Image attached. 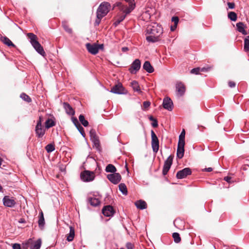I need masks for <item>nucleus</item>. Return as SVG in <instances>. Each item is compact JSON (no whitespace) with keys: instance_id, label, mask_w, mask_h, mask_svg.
<instances>
[{"instance_id":"58836bf2","label":"nucleus","mask_w":249,"mask_h":249,"mask_svg":"<svg viewBox=\"0 0 249 249\" xmlns=\"http://www.w3.org/2000/svg\"><path fill=\"white\" fill-rule=\"evenodd\" d=\"M182 142L185 143V131L183 130L179 136V140L178 142Z\"/></svg>"},{"instance_id":"0eeeda50","label":"nucleus","mask_w":249,"mask_h":249,"mask_svg":"<svg viewBox=\"0 0 249 249\" xmlns=\"http://www.w3.org/2000/svg\"><path fill=\"white\" fill-rule=\"evenodd\" d=\"M2 201L3 205L7 207H13L16 204V199L8 196L3 197Z\"/></svg>"},{"instance_id":"5701e85b","label":"nucleus","mask_w":249,"mask_h":249,"mask_svg":"<svg viewBox=\"0 0 249 249\" xmlns=\"http://www.w3.org/2000/svg\"><path fill=\"white\" fill-rule=\"evenodd\" d=\"M236 25L237 30L239 32L242 33L244 35H247L248 33L245 30V25L243 22H238L236 23Z\"/></svg>"},{"instance_id":"bf43d9fd","label":"nucleus","mask_w":249,"mask_h":249,"mask_svg":"<svg viewBox=\"0 0 249 249\" xmlns=\"http://www.w3.org/2000/svg\"><path fill=\"white\" fill-rule=\"evenodd\" d=\"M177 26L176 25H173V26H171V27H170V29L172 31H175V30L177 28Z\"/></svg>"},{"instance_id":"393cba45","label":"nucleus","mask_w":249,"mask_h":249,"mask_svg":"<svg viewBox=\"0 0 249 249\" xmlns=\"http://www.w3.org/2000/svg\"><path fill=\"white\" fill-rule=\"evenodd\" d=\"M131 86L133 89L139 93H142V91L141 90L139 84L138 82L136 81H133L131 83Z\"/></svg>"},{"instance_id":"9b49d317","label":"nucleus","mask_w":249,"mask_h":249,"mask_svg":"<svg viewBox=\"0 0 249 249\" xmlns=\"http://www.w3.org/2000/svg\"><path fill=\"white\" fill-rule=\"evenodd\" d=\"M176 94L178 97L182 96L186 90L185 85L181 82H178L176 83Z\"/></svg>"},{"instance_id":"a211bd4d","label":"nucleus","mask_w":249,"mask_h":249,"mask_svg":"<svg viewBox=\"0 0 249 249\" xmlns=\"http://www.w3.org/2000/svg\"><path fill=\"white\" fill-rule=\"evenodd\" d=\"M36 133L38 138H41L45 133V129L42 125H36Z\"/></svg>"},{"instance_id":"864d4df0","label":"nucleus","mask_w":249,"mask_h":249,"mask_svg":"<svg viewBox=\"0 0 249 249\" xmlns=\"http://www.w3.org/2000/svg\"><path fill=\"white\" fill-rule=\"evenodd\" d=\"M228 6L230 9H233L235 6L234 3L233 2H228Z\"/></svg>"},{"instance_id":"412c9836","label":"nucleus","mask_w":249,"mask_h":249,"mask_svg":"<svg viewBox=\"0 0 249 249\" xmlns=\"http://www.w3.org/2000/svg\"><path fill=\"white\" fill-rule=\"evenodd\" d=\"M38 217H39L38 220V226L40 229L42 230V229H43V228L44 227V225H45V219L44 218L43 213L42 211H41L39 213Z\"/></svg>"},{"instance_id":"bb28decb","label":"nucleus","mask_w":249,"mask_h":249,"mask_svg":"<svg viewBox=\"0 0 249 249\" xmlns=\"http://www.w3.org/2000/svg\"><path fill=\"white\" fill-rule=\"evenodd\" d=\"M1 41L5 45L9 47H15V45L6 36L1 37Z\"/></svg>"},{"instance_id":"de8ad7c7","label":"nucleus","mask_w":249,"mask_h":249,"mask_svg":"<svg viewBox=\"0 0 249 249\" xmlns=\"http://www.w3.org/2000/svg\"><path fill=\"white\" fill-rule=\"evenodd\" d=\"M178 18L177 17H173L172 18V21L174 22V25L177 26V24L178 22Z\"/></svg>"},{"instance_id":"b1692460","label":"nucleus","mask_w":249,"mask_h":249,"mask_svg":"<svg viewBox=\"0 0 249 249\" xmlns=\"http://www.w3.org/2000/svg\"><path fill=\"white\" fill-rule=\"evenodd\" d=\"M142 68L145 71L150 73H152L154 71L153 67L148 61H146L144 63Z\"/></svg>"},{"instance_id":"f704fd0d","label":"nucleus","mask_w":249,"mask_h":249,"mask_svg":"<svg viewBox=\"0 0 249 249\" xmlns=\"http://www.w3.org/2000/svg\"><path fill=\"white\" fill-rule=\"evenodd\" d=\"M172 236L175 243H178L180 242L181 238L179 233L177 232H174L173 233Z\"/></svg>"},{"instance_id":"338daca9","label":"nucleus","mask_w":249,"mask_h":249,"mask_svg":"<svg viewBox=\"0 0 249 249\" xmlns=\"http://www.w3.org/2000/svg\"><path fill=\"white\" fill-rule=\"evenodd\" d=\"M2 187L1 185L0 184V192H2Z\"/></svg>"},{"instance_id":"c85d7f7f","label":"nucleus","mask_w":249,"mask_h":249,"mask_svg":"<svg viewBox=\"0 0 249 249\" xmlns=\"http://www.w3.org/2000/svg\"><path fill=\"white\" fill-rule=\"evenodd\" d=\"M119 190L124 195H126L127 194V190L126 185L124 183H121L119 185Z\"/></svg>"},{"instance_id":"49530a36","label":"nucleus","mask_w":249,"mask_h":249,"mask_svg":"<svg viewBox=\"0 0 249 249\" xmlns=\"http://www.w3.org/2000/svg\"><path fill=\"white\" fill-rule=\"evenodd\" d=\"M71 120H72L73 123L75 125V126H76V128L78 127L77 126H78V124H80L79 123L77 118L72 117L71 118Z\"/></svg>"},{"instance_id":"dca6fc26","label":"nucleus","mask_w":249,"mask_h":249,"mask_svg":"<svg viewBox=\"0 0 249 249\" xmlns=\"http://www.w3.org/2000/svg\"><path fill=\"white\" fill-rule=\"evenodd\" d=\"M114 210L111 206L107 205L104 207L102 209L103 214L107 217L112 216L114 214Z\"/></svg>"},{"instance_id":"a18cd8bd","label":"nucleus","mask_w":249,"mask_h":249,"mask_svg":"<svg viewBox=\"0 0 249 249\" xmlns=\"http://www.w3.org/2000/svg\"><path fill=\"white\" fill-rule=\"evenodd\" d=\"M63 28H64L65 30L69 33H71L72 32V30L71 28H70L67 25H66V24L64 23V22H63Z\"/></svg>"},{"instance_id":"f8f14e48","label":"nucleus","mask_w":249,"mask_h":249,"mask_svg":"<svg viewBox=\"0 0 249 249\" xmlns=\"http://www.w3.org/2000/svg\"><path fill=\"white\" fill-rule=\"evenodd\" d=\"M192 171L190 168L187 167L181 170L178 171L176 177L178 179H182L186 178L187 176L191 175Z\"/></svg>"},{"instance_id":"09e8293b","label":"nucleus","mask_w":249,"mask_h":249,"mask_svg":"<svg viewBox=\"0 0 249 249\" xmlns=\"http://www.w3.org/2000/svg\"><path fill=\"white\" fill-rule=\"evenodd\" d=\"M126 248L127 249H134V246L132 243L127 242L126 244Z\"/></svg>"},{"instance_id":"20e7f679","label":"nucleus","mask_w":249,"mask_h":249,"mask_svg":"<svg viewBox=\"0 0 249 249\" xmlns=\"http://www.w3.org/2000/svg\"><path fill=\"white\" fill-rule=\"evenodd\" d=\"M110 7V5L108 2H103L101 3L97 9L96 15H98V16H101L104 17L108 13Z\"/></svg>"},{"instance_id":"8fccbe9b","label":"nucleus","mask_w":249,"mask_h":249,"mask_svg":"<svg viewBox=\"0 0 249 249\" xmlns=\"http://www.w3.org/2000/svg\"><path fill=\"white\" fill-rule=\"evenodd\" d=\"M43 121V118L41 116H39L38 120L37 122L36 125H41Z\"/></svg>"},{"instance_id":"4be33fe9","label":"nucleus","mask_w":249,"mask_h":249,"mask_svg":"<svg viewBox=\"0 0 249 249\" xmlns=\"http://www.w3.org/2000/svg\"><path fill=\"white\" fill-rule=\"evenodd\" d=\"M135 205L138 209L144 210L147 208V204L145 201L142 200H139L135 202Z\"/></svg>"},{"instance_id":"4c0bfd02","label":"nucleus","mask_w":249,"mask_h":249,"mask_svg":"<svg viewBox=\"0 0 249 249\" xmlns=\"http://www.w3.org/2000/svg\"><path fill=\"white\" fill-rule=\"evenodd\" d=\"M45 149L48 153H51L54 150V145L52 143L48 144L46 146Z\"/></svg>"},{"instance_id":"9d476101","label":"nucleus","mask_w":249,"mask_h":249,"mask_svg":"<svg viewBox=\"0 0 249 249\" xmlns=\"http://www.w3.org/2000/svg\"><path fill=\"white\" fill-rule=\"evenodd\" d=\"M103 45H98L96 44H90L88 43L86 44V46L87 50L89 53L92 54H96L99 52L100 47H102Z\"/></svg>"},{"instance_id":"c9c22d12","label":"nucleus","mask_w":249,"mask_h":249,"mask_svg":"<svg viewBox=\"0 0 249 249\" xmlns=\"http://www.w3.org/2000/svg\"><path fill=\"white\" fill-rule=\"evenodd\" d=\"M20 97L22 99L28 103H30L32 101L31 98L28 95L24 93H21Z\"/></svg>"},{"instance_id":"69168bd1","label":"nucleus","mask_w":249,"mask_h":249,"mask_svg":"<svg viewBox=\"0 0 249 249\" xmlns=\"http://www.w3.org/2000/svg\"><path fill=\"white\" fill-rule=\"evenodd\" d=\"M19 222L20 223H23V222H24V220H23V219H20Z\"/></svg>"},{"instance_id":"f03ea898","label":"nucleus","mask_w":249,"mask_h":249,"mask_svg":"<svg viewBox=\"0 0 249 249\" xmlns=\"http://www.w3.org/2000/svg\"><path fill=\"white\" fill-rule=\"evenodd\" d=\"M128 3L129 6L124 5L122 2H119L116 3L114 5V8L117 7L120 11L123 13L128 14L131 13L135 7V3L134 0H124Z\"/></svg>"},{"instance_id":"ddd939ff","label":"nucleus","mask_w":249,"mask_h":249,"mask_svg":"<svg viewBox=\"0 0 249 249\" xmlns=\"http://www.w3.org/2000/svg\"><path fill=\"white\" fill-rule=\"evenodd\" d=\"M107 178L112 183L117 184L121 181V176L119 173H115L108 174L107 176Z\"/></svg>"},{"instance_id":"72a5a7b5","label":"nucleus","mask_w":249,"mask_h":249,"mask_svg":"<svg viewBox=\"0 0 249 249\" xmlns=\"http://www.w3.org/2000/svg\"><path fill=\"white\" fill-rule=\"evenodd\" d=\"M91 140L93 143L94 146L96 147V148L97 150H100V145L98 138H94V139H92Z\"/></svg>"},{"instance_id":"603ef678","label":"nucleus","mask_w":249,"mask_h":249,"mask_svg":"<svg viewBox=\"0 0 249 249\" xmlns=\"http://www.w3.org/2000/svg\"><path fill=\"white\" fill-rule=\"evenodd\" d=\"M13 249H21L20 245L19 244L15 243L13 245Z\"/></svg>"},{"instance_id":"0e129e2a","label":"nucleus","mask_w":249,"mask_h":249,"mask_svg":"<svg viewBox=\"0 0 249 249\" xmlns=\"http://www.w3.org/2000/svg\"><path fill=\"white\" fill-rule=\"evenodd\" d=\"M149 120L150 121H153L155 119L153 118V117L152 116H150L149 118Z\"/></svg>"},{"instance_id":"c756f323","label":"nucleus","mask_w":249,"mask_h":249,"mask_svg":"<svg viewBox=\"0 0 249 249\" xmlns=\"http://www.w3.org/2000/svg\"><path fill=\"white\" fill-rule=\"evenodd\" d=\"M55 123L54 121L51 119H48L45 122V127L47 129L54 126Z\"/></svg>"},{"instance_id":"052dcab7","label":"nucleus","mask_w":249,"mask_h":249,"mask_svg":"<svg viewBox=\"0 0 249 249\" xmlns=\"http://www.w3.org/2000/svg\"><path fill=\"white\" fill-rule=\"evenodd\" d=\"M122 50L124 52H125L128 50V48L126 47H124L122 48Z\"/></svg>"},{"instance_id":"e2e57ef3","label":"nucleus","mask_w":249,"mask_h":249,"mask_svg":"<svg viewBox=\"0 0 249 249\" xmlns=\"http://www.w3.org/2000/svg\"><path fill=\"white\" fill-rule=\"evenodd\" d=\"M32 239H29L28 241H27V244H32Z\"/></svg>"},{"instance_id":"6e6d98bb","label":"nucleus","mask_w":249,"mask_h":249,"mask_svg":"<svg viewBox=\"0 0 249 249\" xmlns=\"http://www.w3.org/2000/svg\"><path fill=\"white\" fill-rule=\"evenodd\" d=\"M152 125L154 127H156L158 126V122L157 121L156 119H155L153 121V123L152 124Z\"/></svg>"},{"instance_id":"2eb2a0df","label":"nucleus","mask_w":249,"mask_h":249,"mask_svg":"<svg viewBox=\"0 0 249 249\" xmlns=\"http://www.w3.org/2000/svg\"><path fill=\"white\" fill-rule=\"evenodd\" d=\"M110 92L118 94H124V89L122 84L119 83L111 88Z\"/></svg>"},{"instance_id":"1a4fd4ad","label":"nucleus","mask_w":249,"mask_h":249,"mask_svg":"<svg viewBox=\"0 0 249 249\" xmlns=\"http://www.w3.org/2000/svg\"><path fill=\"white\" fill-rule=\"evenodd\" d=\"M173 160V156L170 155L168 157L167 160L164 161L163 169H162V174L165 176L166 175L168 172L169 171L170 167L172 164Z\"/></svg>"},{"instance_id":"c03bdc74","label":"nucleus","mask_w":249,"mask_h":249,"mask_svg":"<svg viewBox=\"0 0 249 249\" xmlns=\"http://www.w3.org/2000/svg\"><path fill=\"white\" fill-rule=\"evenodd\" d=\"M96 17H97V18L95 20V25H98L100 24V22H101V19L103 17H102L101 16H98V15H96Z\"/></svg>"},{"instance_id":"aec40b11","label":"nucleus","mask_w":249,"mask_h":249,"mask_svg":"<svg viewBox=\"0 0 249 249\" xmlns=\"http://www.w3.org/2000/svg\"><path fill=\"white\" fill-rule=\"evenodd\" d=\"M63 107L67 114L71 116L74 115L75 111L69 104L64 102L63 103Z\"/></svg>"},{"instance_id":"6e6552de","label":"nucleus","mask_w":249,"mask_h":249,"mask_svg":"<svg viewBox=\"0 0 249 249\" xmlns=\"http://www.w3.org/2000/svg\"><path fill=\"white\" fill-rule=\"evenodd\" d=\"M141 63L139 59H135L131 64L130 67L129 68V72L132 74L136 73L141 68Z\"/></svg>"},{"instance_id":"423d86ee","label":"nucleus","mask_w":249,"mask_h":249,"mask_svg":"<svg viewBox=\"0 0 249 249\" xmlns=\"http://www.w3.org/2000/svg\"><path fill=\"white\" fill-rule=\"evenodd\" d=\"M151 146L153 152L157 153L159 149V141L153 130L151 131Z\"/></svg>"},{"instance_id":"cd10ccee","label":"nucleus","mask_w":249,"mask_h":249,"mask_svg":"<svg viewBox=\"0 0 249 249\" xmlns=\"http://www.w3.org/2000/svg\"><path fill=\"white\" fill-rule=\"evenodd\" d=\"M41 239H37L36 241L34 242L30 247V249H39L41 246Z\"/></svg>"},{"instance_id":"774afa93","label":"nucleus","mask_w":249,"mask_h":249,"mask_svg":"<svg viewBox=\"0 0 249 249\" xmlns=\"http://www.w3.org/2000/svg\"><path fill=\"white\" fill-rule=\"evenodd\" d=\"M120 249H124L123 248H120Z\"/></svg>"},{"instance_id":"a19ab883","label":"nucleus","mask_w":249,"mask_h":249,"mask_svg":"<svg viewBox=\"0 0 249 249\" xmlns=\"http://www.w3.org/2000/svg\"><path fill=\"white\" fill-rule=\"evenodd\" d=\"M77 126L78 127H77V129H78V130L79 131V132L81 133V134L84 137H85V133L84 132V130L83 127L80 124H78V126Z\"/></svg>"},{"instance_id":"473e14b6","label":"nucleus","mask_w":249,"mask_h":249,"mask_svg":"<svg viewBox=\"0 0 249 249\" xmlns=\"http://www.w3.org/2000/svg\"><path fill=\"white\" fill-rule=\"evenodd\" d=\"M79 120L81 123L85 126L86 127L89 124V122L87 120H85V117L83 115L81 114L79 116Z\"/></svg>"},{"instance_id":"7c9ffc66","label":"nucleus","mask_w":249,"mask_h":249,"mask_svg":"<svg viewBox=\"0 0 249 249\" xmlns=\"http://www.w3.org/2000/svg\"><path fill=\"white\" fill-rule=\"evenodd\" d=\"M106 171L107 172H110L113 174L116 171V168L113 165L109 164L107 166L106 168Z\"/></svg>"},{"instance_id":"f257e3e1","label":"nucleus","mask_w":249,"mask_h":249,"mask_svg":"<svg viewBox=\"0 0 249 249\" xmlns=\"http://www.w3.org/2000/svg\"><path fill=\"white\" fill-rule=\"evenodd\" d=\"M162 34V28L160 25L154 23L148 26L146 29V39L148 42L154 43L159 40Z\"/></svg>"},{"instance_id":"79ce46f5","label":"nucleus","mask_w":249,"mask_h":249,"mask_svg":"<svg viewBox=\"0 0 249 249\" xmlns=\"http://www.w3.org/2000/svg\"><path fill=\"white\" fill-rule=\"evenodd\" d=\"M200 71V69L199 68H194L191 71V73L192 74H197L199 73Z\"/></svg>"},{"instance_id":"4d7b16f0","label":"nucleus","mask_w":249,"mask_h":249,"mask_svg":"<svg viewBox=\"0 0 249 249\" xmlns=\"http://www.w3.org/2000/svg\"><path fill=\"white\" fill-rule=\"evenodd\" d=\"M231 177H229V176H227V177H225L224 178V180H225L226 181L230 183L231 182Z\"/></svg>"},{"instance_id":"2f4dec72","label":"nucleus","mask_w":249,"mask_h":249,"mask_svg":"<svg viewBox=\"0 0 249 249\" xmlns=\"http://www.w3.org/2000/svg\"><path fill=\"white\" fill-rule=\"evenodd\" d=\"M244 49L246 52H249V36L244 39Z\"/></svg>"},{"instance_id":"13d9d810","label":"nucleus","mask_w":249,"mask_h":249,"mask_svg":"<svg viewBox=\"0 0 249 249\" xmlns=\"http://www.w3.org/2000/svg\"><path fill=\"white\" fill-rule=\"evenodd\" d=\"M203 170L206 172H210L213 170V169L211 167H209L205 168Z\"/></svg>"},{"instance_id":"4468645a","label":"nucleus","mask_w":249,"mask_h":249,"mask_svg":"<svg viewBox=\"0 0 249 249\" xmlns=\"http://www.w3.org/2000/svg\"><path fill=\"white\" fill-rule=\"evenodd\" d=\"M162 106L164 108L168 111H172L173 108V103L172 100L168 97L163 99Z\"/></svg>"},{"instance_id":"680f3d73","label":"nucleus","mask_w":249,"mask_h":249,"mask_svg":"<svg viewBox=\"0 0 249 249\" xmlns=\"http://www.w3.org/2000/svg\"><path fill=\"white\" fill-rule=\"evenodd\" d=\"M121 22L118 19H116V21H115L114 24L115 26H117L118 24H119Z\"/></svg>"},{"instance_id":"ea45409f","label":"nucleus","mask_w":249,"mask_h":249,"mask_svg":"<svg viewBox=\"0 0 249 249\" xmlns=\"http://www.w3.org/2000/svg\"><path fill=\"white\" fill-rule=\"evenodd\" d=\"M89 134L91 140L92 139H94V138H96L98 137L96 135L95 130L93 129H92L90 130Z\"/></svg>"},{"instance_id":"6ab92c4d","label":"nucleus","mask_w":249,"mask_h":249,"mask_svg":"<svg viewBox=\"0 0 249 249\" xmlns=\"http://www.w3.org/2000/svg\"><path fill=\"white\" fill-rule=\"evenodd\" d=\"M89 203L93 207H96L100 204V201L98 198L94 196H89L88 198Z\"/></svg>"},{"instance_id":"39448f33","label":"nucleus","mask_w":249,"mask_h":249,"mask_svg":"<svg viewBox=\"0 0 249 249\" xmlns=\"http://www.w3.org/2000/svg\"><path fill=\"white\" fill-rule=\"evenodd\" d=\"M80 177L83 181L89 182L94 179L95 174L93 172L85 170L81 173Z\"/></svg>"},{"instance_id":"5fc2aeb1","label":"nucleus","mask_w":249,"mask_h":249,"mask_svg":"<svg viewBox=\"0 0 249 249\" xmlns=\"http://www.w3.org/2000/svg\"><path fill=\"white\" fill-rule=\"evenodd\" d=\"M229 86L231 88H234L235 86V82L233 81H230L228 83Z\"/></svg>"},{"instance_id":"37998d69","label":"nucleus","mask_w":249,"mask_h":249,"mask_svg":"<svg viewBox=\"0 0 249 249\" xmlns=\"http://www.w3.org/2000/svg\"><path fill=\"white\" fill-rule=\"evenodd\" d=\"M124 15H119L117 17V18H116V19H118L120 21V22H122L126 17V16L127 15V14H126L125 13H124Z\"/></svg>"},{"instance_id":"3c124183","label":"nucleus","mask_w":249,"mask_h":249,"mask_svg":"<svg viewBox=\"0 0 249 249\" xmlns=\"http://www.w3.org/2000/svg\"><path fill=\"white\" fill-rule=\"evenodd\" d=\"M150 103L148 101H144L143 103V106L145 108L148 107L150 106Z\"/></svg>"},{"instance_id":"e433bc0d","label":"nucleus","mask_w":249,"mask_h":249,"mask_svg":"<svg viewBox=\"0 0 249 249\" xmlns=\"http://www.w3.org/2000/svg\"><path fill=\"white\" fill-rule=\"evenodd\" d=\"M228 18L231 21H235L237 19V15L234 12H230L228 13Z\"/></svg>"},{"instance_id":"f3484780","label":"nucleus","mask_w":249,"mask_h":249,"mask_svg":"<svg viewBox=\"0 0 249 249\" xmlns=\"http://www.w3.org/2000/svg\"><path fill=\"white\" fill-rule=\"evenodd\" d=\"M185 143L178 142L177 151V156L178 159H182L184 156Z\"/></svg>"},{"instance_id":"a878e982","label":"nucleus","mask_w":249,"mask_h":249,"mask_svg":"<svg viewBox=\"0 0 249 249\" xmlns=\"http://www.w3.org/2000/svg\"><path fill=\"white\" fill-rule=\"evenodd\" d=\"M75 235V231L73 227L71 226L70 227V232L67 236V240L69 242H71L73 240Z\"/></svg>"},{"instance_id":"7ed1b4c3","label":"nucleus","mask_w":249,"mask_h":249,"mask_svg":"<svg viewBox=\"0 0 249 249\" xmlns=\"http://www.w3.org/2000/svg\"><path fill=\"white\" fill-rule=\"evenodd\" d=\"M27 36L30 39V42L36 51L42 56L45 55V52L43 47L37 40V36L33 33L27 34Z\"/></svg>"}]
</instances>
